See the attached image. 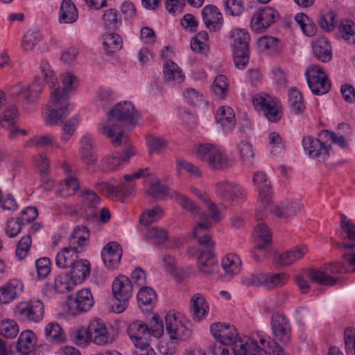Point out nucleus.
I'll return each mask as SVG.
<instances>
[{
    "label": "nucleus",
    "mask_w": 355,
    "mask_h": 355,
    "mask_svg": "<svg viewBox=\"0 0 355 355\" xmlns=\"http://www.w3.org/2000/svg\"><path fill=\"white\" fill-rule=\"evenodd\" d=\"M210 331L220 345H231L234 355H256L261 349L270 355H284L283 349L270 337L259 336V345L252 338L239 336L236 329L225 323H213Z\"/></svg>",
    "instance_id": "obj_1"
},
{
    "label": "nucleus",
    "mask_w": 355,
    "mask_h": 355,
    "mask_svg": "<svg viewBox=\"0 0 355 355\" xmlns=\"http://www.w3.org/2000/svg\"><path fill=\"white\" fill-rule=\"evenodd\" d=\"M107 119L99 123L98 130L115 146L127 141L124 128H132L137 123L139 114L130 101L119 102L107 114Z\"/></svg>",
    "instance_id": "obj_2"
},
{
    "label": "nucleus",
    "mask_w": 355,
    "mask_h": 355,
    "mask_svg": "<svg viewBox=\"0 0 355 355\" xmlns=\"http://www.w3.org/2000/svg\"><path fill=\"white\" fill-rule=\"evenodd\" d=\"M62 89L60 87L52 89L51 100L47 104L48 117L46 121L47 125H55L62 121L72 110L68 103L69 93L73 91L78 86L76 76L71 73L63 74Z\"/></svg>",
    "instance_id": "obj_3"
},
{
    "label": "nucleus",
    "mask_w": 355,
    "mask_h": 355,
    "mask_svg": "<svg viewBox=\"0 0 355 355\" xmlns=\"http://www.w3.org/2000/svg\"><path fill=\"white\" fill-rule=\"evenodd\" d=\"M333 144V132L322 130L318 134V138L311 136L304 137L302 146L305 153L318 162H324L329 157V150Z\"/></svg>",
    "instance_id": "obj_4"
},
{
    "label": "nucleus",
    "mask_w": 355,
    "mask_h": 355,
    "mask_svg": "<svg viewBox=\"0 0 355 355\" xmlns=\"http://www.w3.org/2000/svg\"><path fill=\"white\" fill-rule=\"evenodd\" d=\"M196 156L205 162L214 169H222L231 166L234 159L227 154L226 150L218 145L201 144L196 146Z\"/></svg>",
    "instance_id": "obj_5"
},
{
    "label": "nucleus",
    "mask_w": 355,
    "mask_h": 355,
    "mask_svg": "<svg viewBox=\"0 0 355 355\" xmlns=\"http://www.w3.org/2000/svg\"><path fill=\"white\" fill-rule=\"evenodd\" d=\"M253 184L259 191L260 205L257 208L255 216L257 220H262L267 214V210L272 211L271 196L272 187L266 174L262 171H258L254 174Z\"/></svg>",
    "instance_id": "obj_6"
},
{
    "label": "nucleus",
    "mask_w": 355,
    "mask_h": 355,
    "mask_svg": "<svg viewBox=\"0 0 355 355\" xmlns=\"http://www.w3.org/2000/svg\"><path fill=\"white\" fill-rule=\"evenodd\" d=\"M147 193L151 197L159 199L166 197L174 198L183 209L193 214L198 213V206L188 197L169 189L159 182L151 184L147 190Z\"/></svg>",
    "instance_id": "obj_7"
},
{
    "label": "nucleus",
    "mask_w": 355,
    "mask_h": 355,
    "mask_svg": "<svg viewBox=\"0 0 355 355\" xmlns=\"http://www.w3.org/2000/svg\"><path fill=\"white\" fill-rule=\"evenodd\" d=\"M232 37L235 65L238 69H243L249 61L250 36L247 31L238 29L232 31Z\"/></svg>",
    "instance_id": "obj_8"
},
{
    "label": "nucleus",
    "mask_w": 355,
    "mask_h": 355,
    "mask_svg": "<svg viewBox=\"0 0 355 355\" xmlns=\"http://www.w3.org/2000/svg\"><path fill=\"white\" fill-rule=\"evenodd\" d=\"M252 103L254 107L263 112L264 116L270 122L279 121L282 116V105L277 99L266 93H259L253 96Z\"/></svg>",
    "instance_id": "obj_9"
},
{
    "label": "nucleus",
    "mask_w": 355,
    "mask_h": 355,
    "mask_svg": "<svg viewBox=\"0 0 355 355\" xmlns=\"http://www.w3.org/2000/svg\"><path fill=\"white\" fill-rule=\"evenodd\" d=\"M133 284L130 279L125 275H119L113 282L112 292L114 297L119 302L112 306L113 311L120 313L127 306V302L132 295Z\"/></svg>",
    "instance_id": "obj_10"
},
{
    "label": "nucleus",
    "mask_w": 355,
    "mask_h": 355,
    "mask_svg": "<svg viewBox=\"0 0 355 355\" xmlns=\"http://www.w3.org/2000/svg\"><path fill=\"white\" fill-rule=\"evenodd\" d=\"M305 76L311 92L316 95L327 93L331 89V82L323 69L316 64L309 66Z\"/></svg>",
    "instance_id": "obj_11"
},
{
    "label": "nucleus",
    "mask_w": 355,
    "mask_h": 355,
    "mask_svg": "<svg viewBox=\"0 0 355 355\" xmlns=\"http://www.w3.org/2000/svg\"><path fill=\"white\" fill-rule=\"evenodd\" d=\"M165 329L171 340H186L191 336L189 324H185L179 314L169 311L165 315Z\"/></svg>",
    "instance_id": "obj_12"
},
{
    "label": "nucleus",
    "mask_w": 355,
    "mask_h": 355,
    "mask_svg": "<svg viewBox=\"0 0 355 355\" xmlns=\"http://www.w3.org/2000/svg\"><path fill=\"white\" fill-rule=\"evenodd\" d=\"M279 19L278 12L271 7L257 10L250 19V29L255 33H263Z\"/></svg>",
    "instance_id": "obj_13"
},
{
    "label": "nucleus",
    "mask_w": 355,
    "mask_h": 355,
    "mask_svg": "<svg viewBox=\"0 0 355 355\" xmlns=\"http://www.w3.org/2000/svg\"><path fill=\"white\" fill-rule=\"evenodd\" d=\"M216 193L223 201L230 204H239L245 198V191L240 185L221 181L216 184Z\"/></svg>",
    "instance_id": "obj_14"
},
{
    "label": "nucleus",
    "mask_w": 355,
    "mask_h": 355,
    "mask_svg": "<svg viewBox=\"0 0 355 355\" xmlns=\"http://www.w3.org/2000/svg\"><path fill=\"white\" fill-rule=\"evenodd\" d=\"M257 244L252 251L253 259L259 261L262 257H266L271 243V233L266 224L259 223L254 229Z\"/></svg>",
    "instance_id": "obj_15"
},
{
    "label": "nucleus",
    "mask_w": 355,
    "mask_h": 355,
    "mask_svg": "<svg viewBox=\"0 0 355 355\" xmlns=\"http://www.w3.org/2000/svg\"><path fill=\"white\" fill-rule=\"evenodd\" d=\"M44 307L40 300L21 302L16 307L15 314L21 320L38 322L43 319Z\"/></svg>",
    "instance_id": "obj_16"
},
{
    "label": "nucleus",
    "mask_w": 355,
    "mask_h": 355,
    "mask_svg": "<svg viewBox=\"0 0 355 355\" xmlns=\"http://www.w3.org/2000/svg\"><path fill=\"white\" fill-rule=\"evenodd\" d=\"M134 148L130 147L123 153L115 152L105 156L101 162V166L103 171L112 172L123 168L129 162V159L135 155Z\"/></svg>",
    "instance_id": "obj_17"
},
{
    "label": "nucleus",
    "mask_w": 355,
    "mask_h": 355,
    "mask_svg": "<svg viewBox=\"0 0 355 355\" xmlns=\"http://www.w3.org/2000/svg\"><path fill=\"white\" fill-rule=\"evenodd\" d=\"M128 334L135 347H148L150 333L149 327L144 322L137 320L130 324Z\"/></svg>",
    "instance_id": "obj_18"
},
{
    "label": "nucleus",
    "mask_w": 355,
    "mask_h": 355,
    "mask_svg": "<svg viewBox=\"0 0 355 355\" xmlns=\"http://www.w3.org/2000/svg\"><path fill=\"white\" fill-rule=\"evenodd\" d=\"M271 329L277 340L287 344L291 340V328L289 320L283 314L275 313L271 319Z\"/></svg>",
    "instance_id": "obj_19"
},
{
    "label": "nucleus",
    "mask_w": 355,
    "mask_h": 355,
    "mask_svg": "<svg viewBox=\"0 0 355 355\" xmlns=\"http://www.w3.org/2000/svg\"><path fill=\"white\" fill-rule=\"evenodd\" d=\"M90 342L99 346H104L113 341L112 337L104 322L100 318L94 319L89 324Z\"/></svg>",
    "instance_id": "obj_20"
},
{
    "label": "nucleus",
    "mask_w": 355,
    "mask_h": 355,
    "mask_svg": "<svg viewBox=\"0 0 355 355\" xmlns=\"http://www.w3.org/2000/svg\"><path fill=\"white\" fill-rule=\"evenodd\" d=\"M192 214L199 216L200 221H199L193 229V236L198 243L205 248H212L214 241H212L209 234V229L211 227V222L209 216L205 214H201L198 207V213Z\"/></svg>",
    "instance_id": "obj_21"
},
{
    "label": "nucleus",
    "mask_w": 355,
    "mask_h": 355,
    "mask_svg": "<svg viewBox=\"0 0 355 355\" xmlns=\"http://www.w3.org/2000/svg\"><path fill=\"white\" fill-rule=\"evenodd\" d=\"M95 141L94 137L89 133L84 135L80 139L78 153L83 163L92 166L97 161Z\"/></svg>",
    "instance_id": "obj_22"
},
{
    "label": "nucleus",
    "mask_w": 355,
    "mask_h": 355,
    "mask_svg": "<svg viewBox=\"0 0 355 355\" xmlns=\"http://www.w3.org/2000/svg\"><path fill=\"white\" fill-rule=\"evenodd\" d=\"M24 285L17 279H12L0 286V304H7L18 298L22 293Z\"/></svg>",
    "instance_id": "obj_23"
},
{
    "label": "nucleus",
    "mask_w": 355,
    "mask_h": 355,
    "mask_svg": "<svg viewBox=\"0 0 355 355\" xmlns=\"http://www.w3.org/2000/svg\"><path fill=\"white\" fill-rule=\"evenodd\" d=\"M123 251L117 242L108 243L102 250V259L107 268L114 269L121 261Z\"/></svg>",
    "instance_id": "obj_24"
},
{
    "label": "nucleus",
    "mask_w": 355,
    "mask_h": 355,
    "mask_svg": "<svg viewBox=\"0 0 355 355\" xmlns=\"http://www.w3.org/2000/svg\"><path fill=\"white\" fill-rule=\"evenodd\" d=\"M333 272L331 263L324 265L321 268H312L306 271V276L311 282L323 286L333 285Z\"/></svg>",
    "instance_id": "obj_25"
},
{
    "label": "nucleus",
    "mask_w": 355,
    "mask_h": 355,
    "mask_svg": "<svg viewBox=\"0 0 355 355\" xmlns=\"http://www.w3.org/2000/svg\"><path fill=\"white\" fill-rule=\"evenodd\" d=\"M94 304L90 290L85 288L78 292L75 301L69 303V306L73 313H78L89 311Z\"/></svg>",
    "instance_id": "obj_26"
},
{
    "label": "nucleus",
    "mask_w": 355,
    "mask_h": 355,
    "mask_svg": "<svg viewBox=\"0 0 355 355\" xmlns=\"http://www.w3.org/2000/svg\"><path fill=\"white\" fill-rule=\"evenodd\" d=\"M190 313L196 321L205 319L209 313V305L204 296L200 293L192 295L190 300Z\"/></svg>",
    "instance_id": "obj_27"
},
{
    "label": "nucleus",
    "mask_w": 355,
    "mask_h": 355,
    "mask_svg": "<svg viewBox=\"0 0 355 355\" xmlns=\"http://www.w3.org/2000/svg\"><path fill=\"white\" fill-rule=\"evenodd\" d=\"M202 17L205 26L211 31H216L223 24L222 15L216 6H205L202 9Z\"/></svg>",
    "instance_id": "obj_28"
},
{
    "label": "nucleus",
    "mask_w": 355,
    "mask_h": 355,
    "mask_svg": "<svg viewBox=\"0 0 355 355\" xmlns=\"http://www.w3.org/2000/svg\"><path fill=\"white\" fill-rule=\"evenodd\" d=\"M215 119L225 132H231L236 125L235 113L232 108L227 105L221 106L218 108Z\"/></svg>",
    "instance_id": "obj_29"
},
{
    "label": "nucleus",
    "mask_w": 355,
    "mask_h": 355,
    "mask_svg": "<svg viewBox=\"0 0 355 355\" xmlns=\"http://www.w3.org/2000/svg\"><path fill=\"white\" fill-rule=\"evenodd\" d=\"M83 251L79 247L71 246L64 248L58 252L55 257L56 266L62 269L71 268L75 261L78 259V254Z\"/></svg>",
    "instance_id": "obj_30"
},
{
    "label": "nucleus",
    "mask_w": 355,
    "mask_h": 355,
    "mask_svg": "<svg viewBox=\"0 0 355 355\" xmlns=\"http://www.w3.org/2000/svg\"><path fill=\"white\" fill-rule=\"evenodd\" d=\"M35 344L36 336L33 331L30 330L22 331L17 343V352L13 355H31Z\"/></svg>",
    "instance_id": "obj_31"
},
{
    "label": "nucleus",
    "mask_w": 355,
    "mask_h": 355,
    "mask_svg": "<svg viewBox=\"0 0 355 355\" xmlns=\"http://www.w3.org/2000/svg\"><path fill=\"white\" fill-rule=\"evenodd\" d=\"M90 272L89 261L77 259L71 266V280L73 284L82 283L90 275Z\"/></svg>",
    "instance_id": "obj_32"
},
{
    "label": "nucleus",
    "mask_w": 355,
    "mask_h": 355,
    "mask_svg": "<svg viewBox=\"0 0 355 355\" xmlns=\"http://www.w3.org/2000/svg\"><path fill=\"white\" fill-rule=\"evenodd\" d=\"M217 260L212 252V248L203 250L198 259V268L204 275H209L216 268Z\"/></svg>",
    "instance_id": "obj_33"
},
{
    "label": "nucleus",
    "mask_w": 355,
    "mask_h": 355,
    "mask_svg": "<svg viewBox=\"0 0 355 355\" xmlns=\"http://www.w3.org/2000/svg\"><path fill=\"white\" fill-rule=\"evenodd\" d=\"M340 227L346 234L345 239H347L349 243H340L338 247L341 249H352L355 248V225L351 219L345 215L340 214Z\"/></svg>",
    "instance_id": "obj_34"
},
{
    "label": "nucleus",
    "mask_w": 355,
    "mask_h": 355,
    "mask_svg": "<svg viewBox=\"0 0 355 355\" xmlns=\"http://www.w3.org/2000/svg\"><path fill=\"white\" fill-rule=\"evenodd\" d=\"M308 252L306 246H295L291 250L281 254L277 257V263L282 266H288L300 260Z\"/></svg>",
    "instance_id": "obj_35"
},
{
    "label": "nucleus",
    "mask_w": 355,
    "mask_h": 355,
    "mask_svg": "<svg viewBox=\"0 0 355 355\" xmlns=\"http://www.w3.org/2000/svg\"><path fill=\"white\" fill-rule=\"evenodd\" d=\"M301 209V205L298 200L291 202H282L280 206H277L274 210V214L282 219H287L295 216Z\"/></svg>",
    "instance_id": "obj_36"
},
{
    "label": "nucleus",
    "mask_w": 355,
    "mask_h": 355,
    "mask_svg": "<svg viewBox=\"0 0 355 355\" xmlns=\"http://www.w3.org/2000/svg\"><path fill=\"white\" fill-rule=\"evenodd\" d=\"M313 53L321 61L326 62L331 59V46L326 37H321L313 44Z\"/></svg>",
    "instance_id": "obj_37"
},
{
    "label": "nucleus",
    "mask_w": 355,
    "mask_h": 355,
    "mask_svg": "<svg viewBox=\"0 0 355 355\" xmlns=\"http://www.w3.org/2000/svg\"><path fill=\"white\" fill-rule=\"evenodd\" d=\"M164 75L166 82L175 85L184 80V75L179 67L171 60H166L164 64Z\"/></svg>",
    "instance_id": "obj_38"
},
{
    "label": "nucleus",
    "mask_w": 355,
    "mask_h": 355,
    "mask_svg": "<svg viewBox=\"0 0 355 355\" xmlns=\"http://www.w3.org/2000/svg\"><path fill=\"white\" fill-rule=\"evenodd\" d=\"M44 336L48 342L60 344L65 340V334L58 322H52L44 327Z\"/></svg>",
    "instance_id": "obj_39"
},
{
    "label": "nucleus",
    "mask_w": 355,
    "mask_h": 355,
    "mask_svg": "<svg viewBox=\"0 0 355 355\" xmlns=\"http://www.w3.org/2000/svg\"><path fill=\"white\" fill-rule=\"evenodd\" d=\"M89 238V232L87 227L81 225L77 226L71 234L69 245L71 246L79 247V249H83V247L88 244Z\"/></svg>",
    "instance_id": "obj_40"
},
{
    "label": "nucleus",
    "mask_w": 355,
    "mask_h": 355,
    "mask_svg": "<svg viewBox=\"0 0 355 355\" xmlns=\"http://www.w3.org/2000/svg\"><path fill=\"white\" fill-rule=\"evenodd\" d=\"M60 21L71 24L78 19V11L71 0H63L60 10Z\"/></svg>",
    "instance_id": "obj_41"
},
{
    "label": "nucleus",
    "mask_w": 355,
    "mask_h": 355,
    "mask_svg": "<svg viewBox=\"0 0 355 355\" xmlns=\"http://www.w3.org/2000/svg\"><path fill=\"white\" fill-rule=\"evenodd\" d=\"M288 101L292 112L295 114H301L305 110L306 106L302 94L299 90L295 88L290 89L288 94Z\"/></svg>",
    "instance_id": "obj_42"
},
{
    "label": "nucleus",
    "mask_w": 355,
    "mask_h": 355,
    "mask_svg": "<svg viewBox=\"0 0 355 355\" xmlns=\"http://www.w3.org/2000/svg\"><path fill=\"white\" fill-rule=\"evenodd\" d=\"M103 45L106 54L109 55L120 50L123 45L121 37L116 33H109L103 35Z\"/></svg>",
    "instance_id": "obj_43"
},
{
    "label": "nucleus",
    "mask_w": 355,
    "mask_h": 355,
    "mask_svg": "<svg viewBox=\"0 0 355 355\" xmlns=\"http://www.w3.org/2000/svg\"><path fill=\"white\" fill-rule=\"evenodd\" d=\"M26 146L28 147L35 146L37 150L48 146H52L57 148H61L60 144L50 135L35 136L28 140Z\"/></svg>",
    "instance_id": "obj_44"
},
{
    "label": "nucleus",
    "mask_w": 355,
    "mask_h": 355,
    "mask_svg": "<svg viewBox=\"0 0 355 355\" xmlns=\"http://www.w3.org/2000/svg\"><path fill=\"white\" fill-rule=\"evenodd\" d=\"M241 261L234 254H227L221 261V266L227 274L235 275L239 272Z\"/></svg>",
    "instance_id": "obj_45"
},
{
    "label": "nucleus",
    "mask_w": 355,
    "mask_h": 355,
    "mask_svg": "<svg viewBox=\"0 0 355 355\" xmlns=\"http://www.w3.org/2000/svg\"><path fill=\"white\" fill-rule=\"evenodd\" d=\"M295 21L300 26L302 32L308 37H313L317 32V28L314 22L305 14L297 13L295 16Z\"/></svg>",
    "instance_id": "obj_46"
},
{
    "label": "nucleus",
    "mask_w": 355,
    "mask_h": 355,
    "mask_svg": "<svg viewBox=\"0 0 355 355\" xmlns=\"http://www.w3.org/2000/svg\"><path fill=\"white\" fill-rule=\"evenodd\" d=\"M340 37L350 43H355V23L350 19H343L338 26Z\"/></svg>",
    "instance_id": "obj_47"
},
{
    "label": "nucleus",
    "mask_w": 355,
    "mask_h": 355,
    "mask_svg": "<svg viewBox=\"0 0 355 355\" xmlns=\"http://www.w3.org/2000/svg\"><path fill=\"white\" fill-rule=\"evenodd\" d=\"M41 40L42 35L39 31H28L24 37L21 48L24 52L31 51Z\"/></svg>",
    "instance_id": "obj_48"
},
{
    "label": "nucleus",
    "mask_w": 355,
    "mask_h": 355,
    "mask_svg": "<svg viewBox=\"0 0 355 355\" xmlns=\"http://www.w3.org/2000/svg\"><path fill=\"white\" fill-rule=\"evenodd\" d=\"M146 239L155 244H162L167 239L166 231L160 227H149L145 232Z\"/></svg>",
    "instance_id": "obj_49"
},
{
    "label": "nucleus",
    "mask_w": 355,
    "mask_h": 355,
    "mask_svg": "<svg viewBox=\"0 0 355 355\" xmlns=\"http://www.w3.org/2000/svg\"><path fill=\"white\" fill-rule=\"evenodd\" d=\"M19 333L17 323L12 319H4L0 323V335L6 338H14Z\"/></svg>",
    "instance_id": "obj_50"
},
{
    "label": "nucleus",
    "mask_w": 355,
    "mask_h": 355,
    "mask_svg": "<svg viewBox=\"0 0 355 355\" xmlns=\"http://www.w3.org/2000/svg\"><path fill=\"white\" fill-rule=\"evenodd\" d=\"M286 281V275L284 273L278 274H263V286L268 288H273L276 286H283Z\"/></svg>",
    "instance_id": "obj_51"
},
{
    "label": "nucleus",
    "mask_w": 355,
    "mask_h": 355,
    "mask_svg": "<svg viewBox=\"0 0 355 355\" xmlns=\"http://www.w3.org/2000/svg\"><path fill=\"white\" fill-rule=\"evenodd\" d=\"M80 121V116L75 115L69 119L62 127L61 139L63 142H67L74 133L76 128Z\"/></svg>",
    "instance_id": "obj_52"
},
{
    "label": "nucleus",
    "mask_w": 355,
    "mask_h": 355,
    "mask_svg": "<svg viewBox=\"0 0 355 355\" xmlns=\"http://www.w3.org/2000/svg\"><path fill=\"white\" fill-rule=\"evenodd\" d=\"M227 78L223 75L217 76L212 84L213 92L220 98H225L228 93V84Z\"/></svg>",
    "instance_id": "obj_53"
},
{
    "label": "nucleus",
    "mask_w": 355,
    "mask_h": 355,
    "mask_svg": "<svg viewBox=\"0 0 355 355\" xmlns=\"http://www.w3.org/2000/svg\"><path fill=\"white\" fill-rule=\"evenodd\" d=\"M155 299L156 295L155 291L149 287H145L140 289L137 293V300L140 306H144L151 308L155 301Z\"/></svg>",
    "instance_id": "obj_54"
},
{
    "label": "nucleus",
    "mask_w": 355,
    "mask_h": 355,
    "mask_svg": "<svg viewBox=\"0 0 355 355\" xmlns=\"http://www.w3.org/2000/svg\"><path fill=\"white\" fill-rule=\"evenodd\" d=\"M162 216L163 211L162 208L157 206L144 211L140 216V223L144 225H148L159 220Z\"/></svg>",
    "instance_id": "obj_55"
},
{
    "label": "nucleus",
    "mask_w": 355,
    "mask_h": 355,
    "mask_svg": "<svg viewBox=\"0 0 355 355\" xmlns=\"http://www.w3.org/2000/svg\"><path fill=\"white\" fill-rule=\"evenodd\" d=\"M80 200L85 207L90 208L96 207L100 202V198L94 191L90 189L82 190L80 193Z\"/></svg>",
    "instance_id": "obj_56"
},
{
    "label": "nucleus",
    "mask_w": 355,
    "mask_h": 355,
    "mask_svg": "<svg viewBox=\"0 0 355 355\" xmlns=\"http://www.w3.org/2000/svg\"><path fill=\"white\" fill-rule=\"evenodd\" d=\"M18 111L15 105L6 107L0 117V123L3 128H9L15 123Z\"/></svg>",
    "instance_id": "obj_57"
},
{
    "label": "nucleus",
    "mask_w": 355,
    "mask_h": 355,
    "mask_svg": "<svg viewBox=\"0 0 355 355\" xmlns=\"http://www.w3.org/2000/svg\"><path fill=\"white\" fill-rule=\"evenodd\" d=\"M343 336L347 355H355V328L352 327L345 328Z\"/></svg>",
    "instance_id": "obj_58"
},
{
    "label": "nucleus",
    "mask_w": 355,
    "mask_h": 355,
    "mask_svg": "<svg viewBox=\"0 0 355 355\" xmlns=\"http://www.w3.org/2000/svg\"><path fill=\"white\" fill-rule=\"evenodd\" d=\"M71 339L74 344L85 347L90 343L89 327L87 329L80 328L74 331L71 334Z\"/></svg>",
    "instance_id": "obj_59"
},
{
    "label": "nucleus",
    "mask_w": 355,
    "mask_h": 355,
    "mask_svg": "<svg viewBox=\"0 0 355 355\" xmlns=\"http://www.w3.org/2000/svg\"><path fill=\"white\" fill-rule=\"evenodd\" d=\"M103 19L104 25L110 29H115L121 22L118 18V12L116 9L107 10L103 15Z\"/></svg>",
    "instance_id": "obj_60"
},
{
    "label": "nucleus",
    "mask_w": 355,
    "mask_h": 355,
    "mask_svg": "<svg viewBox=\"0 0 355 355\" xmlns=\"http://www.w3.org/2000/svg\"><path fill=\"white\" fill-rule=\"evenodd\" d=\"M37 277L44 279L48 277L51 271V260L48 257H42L35 261Z\"/></svg>",
    "instance_id": "obj_61"
},
{
    "label": "nucleus",
    "mask_w": 355,
    "mask_h": 355,
    "mask_svg": "<svg viewBox=\"0 0 355 355\" xmlns=\"http://www.w3.org/2000/svg\"><path fill=\"white\" fill-rule=\"evenodd\" d=\"M32 240L30 235L22 237L17 245L15 254L19 260L26 257L31 246Z\"/></svg>",
    "instance_id": "obj_62"
},
{
    "label": "nucleus",
    "mask_w": 355,
    "mask_h": 355,
    "mask_svg": "<svg viewBox=\"0 0 355 355\" xmlns=\"http://www.w3.org/2000/svg\"><path fill=\"white\" fill-rule=\"evenodd\" d=\"M278 44V39L272 36H263L258 40V46L261 51H275Z\"/></svg>",
    "instance_id": "obj_63"
},
{
    "label": "nucleus",
    "mask_w": 355,
    "mask_h": 355,
    "mask_svg": "<svg viewBox=\"0 0 355 355\" xmlns=\"http://www.w3.org/2000/svg\"><path fill=\"white\" fill-rule=\"evenodd\" d=\"M239 156L243 161L250 162L254 156L252 144L248 141H241L237 145Z\"/></svg>",
    "instance_id": "obj_64"
}]
</instances>
